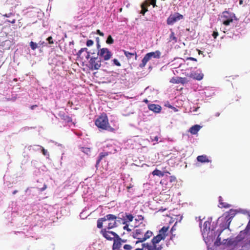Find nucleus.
<instances>
[{"label": "nucleus", "mask_w": 250, "mask_h": 250, "mask_svg": "<svg viewBox=\"0 0 250 250\" xmlns=\"http://www.w3.org/2000/svg\"><path fill=\"white\" fill-rule=\"evenodd\" d=\"M169 227L164 226L159 231V234L154 236L151 240V244L148 243L142 244L143 248L147 250H161L163 248L162 245H159L161 240H164L168 235L167 231Z\"/></svg>", "instance_id": "1"}, {"label": "nucleus", "mask_w": 250, "mask_h": 250, "mask_svg": "<svg viewBox=\"0 0 250 250\" xmlns=\"http://www.w3.org/2000/svg\"><path fill=\"white\" fill-rule=\"evenodd\" d=\"M117 219V217L116 215L111 214H107L104 217L98 219L97 227L99 229H102L103 222L108 221L109 223L106 228L108 229H113L118 226Z\"/></svg>", "instance_id": "2"}, {"label": "nucleus", "mask_w": 250, "mask_h": 250, "mask_svg": "<svg viewBox=\"0 0 250 250\" xmlns=\"http://www.w3.org/2000/svg\"><path fill=\"white\" fill-rule=\"evenodd\" d=\"M95 125L99 128L110 132H114L115 129L110 126L106 115L102 114L95 121Z\"/></svg>", "instance_id": "3"}, {"label": "nucleus", "mask_w": 250, "mask_h": 250, "mask_svg": "<svg viewBox=\"0 0 250 250\" xmlns=\"http://www.w3.org/2000/svg\"><path fill=\"white\" fill-rule=\"evenodd\" d=\"M89 67L91 70H98L101 67V60L98 56L90 58L89 61Z\"/></svg>", "instance_id": "4"}, {"label": "nucleus", "mask_w": 250, "mask_h": 250, "mask_svg": "<svg viewBox=\"0 0 250 250\" xmlns=\"http://www.w3.org/2000/svg\"><path fill=\"white\" fill-rule=\"evenodd\" d=\"M100 233L104 238L109 241L113 240L118 235L116 232L109 230L107 228H102Z\"/></svg>", "instance_id": "5"}, {"label": "nucleus", "mask_w": 250, "mask_h": 250, "mask_svg": "<svg viewBox=\"0 0 250 250\" xmlns=\"http://www.w3.org/2000/svg\"><path fill=\"white\" fill-rule=\"evenodd\" d=\"M184 19V16L179 13H175L171 14L167 20V25H173L174 23L178 21Z\"/></svg>", "instance_id": "6"}, {"label": "nucleus", "mask_w": 250, "mask_h": 250, "mask_svg": "<svg viewBox=\"0 0 250 250\" xmlns=\"http://www.w3.org/2000/svg\"><path fill=\"white\" fill-rule=\"evenodd\" d=\"M232 13L225 11L222 13L221 18L222 19L223 24L226 26L229 25L230 22L233 21V16Z\"/></svg>", "instance_id": "7"}, {"label": "nucleus", "mask_w": 250, "mask_h": 250, "mask_svg": "<svg viewBox=\"0 0 250 250\" xmlns=\"http://www.w3.org/2000/svg\"><path fill=\"white\" fill-rule=\"evenodd\" d=\"M98 55L103 58L104 61H107L111 58L112 53L108 48H103L99 51Z\"/></svg>", "instance_id": "8"}, {"label": "nucleus", "mask_w": 250, "mask_h": 250, "mask_svg": "<svg viewBox=\"0 0 250 250\" xmlns=\"http://www.w3.org/2000/svg\"><path fill=\"white\" fill-rule=\"evenodd\" d=\"M142 227V228L140 227L136 229L133 232L132 236L133 238L137 239L138 240H142L146 230L145 225H143Z\"/></svg>", "instance_id": "9"}, {"label": "nucleus", "mask_w": 250, "mask_h": 250, "mask_svg": "<svg viewBox=\"0 0 250 250\" xmlns=\"http://www.w3.org/2000/svg\"><path fill=\"white\" fill-rule=\"evenodd\" d=\"M77 55L78 57L80 58L81 59H83L84 58L88 60L90 57V54L89 52H88V49L87 48H83L80 50L77 53Z\"/></svg>", "instance_id": "10"}, {"label": "nucleus", "mask_w": 250, "mask_h": 250, "mask_svg": "<svg viewBox=\"0 0 250 250\" xmlns=\"http://www.w3.org/2000/svg\"><path fill=\"white\" fill-rule=\"evenodd\" d=\"M121 241L122 238L119 235L116 236V237L113 240V244L112 245V249L113 250H120V249L122 246Z\"/></svg>", "instance_id": "11"}, {"label": "nucleus", "mask_w": 250, "mask_h": 250, "mask_svg": "<svg viewBox=\"0 0 250 250\" xmlns=\"http://www.w3.org/2000/svg\"><path fill=\"white\" fill-rule=\"evenodd\" d=\"M230 218L231 217L226 216L224 221V223L221 224L220 225V226L222 228V229L219 230L220 234H221L224 229H229V224L231 222V221L230 220Z\"/></svg>", "instance_id": "12"}, {"label": "nucleus", "mask_w": 250, "mask_h": 250, "mask_svg": "<svg viewBox=\"0 0 250 250\" xmlns=\"http://www.w3.org/2000/svg\"><path fill=\"white\" fill-rule=\"evenodd\" d=\"M130 49L132 50V51L131 52H129L127 51L124 50L123 52H124L125 55L128 59H131L132 58V57H133V56H135V59L136 60L137 58V52H136L135 48H130Z\"/></svg>", "instance_id": "13"}, {"label": "nucleus", "mask_w": 250, "mask_h": 250, "mask_svg": "<svg viewBox=\"0 0 250 250\" xmlns=\"http://www.w3.org/2000/svg\"><path fill=\"white\" fill-rule=\"evenodd\" d=\"M148 108L150 110L155 113H160L162 109V107L160 105L153 104H149Z\"/></svg>", "instance_id": "14"}, {"label": "nucleus", "mask_w": 250, "mask_h": 250, "mask_svg": "<svg viewBox=\"0 0 250 250\" xmlns=\"http://www.w3.org/2000/svg\"><path fill=\"white\" fill-rule=\"evenodd\" d=\"M144 234V236L142 238V240H138L136 242V244L142 243L145 241L146 240H147V239L149 238L150 237L152 236L153 233L152 231L150 230H147L146 232L145 231Z\"/></svg>", "instance_id": "15"}, {"label": "nucleus", "mask_w": 250, "mask_h": 250, "mask_svg": "<svg viewBox=\"0 0 250 250\" xmlns=\"http://www.w3.org/2000/svg\"><path fill=\"white\" fill-rule=\"evenodd\" d=\"M201 126L200 125H194L192 126L189 130V132L191 134H196L201 129Z\"/></svg>", "instance_id": "16"}, {"label": "nucleus", "mask_w": 250, "mask_h": 250, "mask_svg": "<svg viewBox=\"0 0 250 250\" xmlns=\"http://www.w3.org/2000/svg\"><path fill=\"white\" fill-rule=\"evenodd\" d=\"M134 216L131 214L125 213V218L123 219V224H125L129 222H131L133 221Z\"/></svg>", "instance_id": "17"}, {"label": "nucleus", "mask_w": 250, "mask_h": 250, "mask_svg": "<svg viewBox=\"0 0 250 250\" xmlns=\"http://www.w3.org/2000/svg\"><path fill=\"white\" fill-rule=\"evenodd\" d=\"M165 173H168L169 174H170V172L167 171L162 172L161 170H160L159 169H155L152 172V174L153 175H154V176L157 175V176H158L159 177H163V176H164V175H165Z\"/></svg>", "instance_id": "18"}, {"label": "nucleus", "mask_w": 250, "mask_h": 250, "mask_svg": "<svg viewBox=\"0 0 250 250\" xmlns=\"http://www.w3.org/2000/svg\"><path fill=\"white\" fill-rule=\"evenodd\" d=\"M197 160L198 162L201 163H208L210 162V160H209L205 155L198 156L197 157Z\"/></svg>", "instance_id": "19"}, {"label": "nucleus", "mask_w": 250, "mask_h": 250, "mask_svg": "<svg viewBox=\"0 0 250 250\" xmlns=\"http://www.w3.org/2000/svg\"><path fill=\"white\" fill-rule=\"evenodd\" d=\"M169 42H172L173 44L177 42V38L173 31H171L169 37Z\"/></svg>", "instance_id": "20"}, {"label": "nucleus", "mask_w": 250, "mask_h": 250, "mask_svg": "<svg viewBox=\"0 0 250 250\" xmlns=\"http://www.w3.org/2000/svg\"><path fill=\"white\" fill-rule=\"evenodd\" d=\"M204 75L203 73H194L191 74V77L193 79L198 81L201 80L203 78Z\"/></svg>", "instance_id": "21"}, {"label": "nucleus", "mask_w": 250, "mask_h": 250, "mask_svg": "<svg viewBox=\"0 0 250 250\" xmlns=\"http://www.w3.org/2000/svg\"><path fill=\"white\" fill-rule=\"evenodd\" d=\"M219 202L221 208H229L230 207L229 204L223 202L222 197L221 196L219 197Z\"/></svg>", "instance_id": "22"}, {"label": "nucleus", "mask_w": 250, "mask_h": 250, "mask_svg": "<svg viewBox=\"0 0 250 250\" xmlns=\"http://www.w3.org/2000/svg\"><path fill=\"white\" fill-rule=\"evenodd\" d=\"M203 231L204 232H208L210 230V222L208 221H206L204 223Z\"/></svg>", "instance_id": "23"}, {"label": "nucleus", "mask_w": 250, "mask_h": 250, "mask_svg": "<svg viewBox=\"0 0 250 250\" xmlns=\"http://www.w3.org/2000/svg\"><path fill=\"white\" fill-rule=\"evenodd\" d=\"M148 54L150 56L151 58H160L161 56V52L157 50L155 52H151L148 53Z\"/></svg>", "instance_id": "24"}, {"label": "nucleus", "mask_w": 250, "mask_h": 250, "mask_svg": "<svg viewBox=\"0 0 250 250\" xmlns=\"http://www.w3.org/2000/svg\"><path fill=\"white\" fill-rule=\"evenodd\" d=\"M108 155L107 152H102L100 154L98 160H97V163L98 164L103 159V158Z\"/></svg>", "instance_id": "25"}, {"label": "nucleus", "mask_w": 250, "mask_h": 250, "mask_svg": "<svg viewBox=\"0 0 250 250\" xmlns=\"http://www.w3.org/2000/svg\"><path fill=\"white\" fill-rule=\"evenodd\" d=\"M63 120L68 123L69 126H71V125H74V123L72 122V120L71 118L69 117H66L65 119H63Z\"/></svg>", "instance_id": "26"}, {"label": "nucleus", "mask_w": 250, "mask_h": 250, "mask_svg": "<svg viewBox=\"0 0 250 250\" xmlns=\"http://www.w3.org/2000/svg\"><path fill=\"white\" fill-rule=\"evenodd\" d=\"M179 77H173L170 80V82L172 83H179Z\"/></svg>", "instance_id": "27"}, {"label": "nucleus", "mask_w": 250, "mask_h": 250, "mask_svg": "<svg viewBox=\"0 0 250 250\" xmlns=\"http://www.w3.org/2000/svg\"><path fill=\"white\" fill-rule=\"evenodd\" d=\"M106 43L109 44L113 43L114 40L111 35H109L108 36L107 40L106 41Z\"/></svg>", "instance_id": "28"}, {"label": "nucleus", "mask_w": 250, "mask_h": 250, "mask_svg": "<svg viewBox=\"0 0 250 250\" xmlns=\"http://www.w3.org/2000/svg\"><path fill=\"white\" fill-rule=\"evenodd\" d=\"M30 46L32 50H35L37 47V44L32 41L30 42Z\"/></svg>", "instance_id": "29"}, {"label": "nucleus", "mask_w": 250, "mask_h": 250, "mask_svg": "<svg viewBox=\"0 0 250 250\" xmlns=\"http://www.w3.org/2000/svg\"><path fill=\"white\" fill-rule=\"evenodd\" d=\"M149 5L150 3L148 0H146L141 4V7L147 8Z\"/></svg>", "instance_id": "30"}, {"label": "nucleus", "mask_w": 250, "mask_h": 250, "mask_svg": "<svg viewBox=\"0 0 250 250\" xmlns=\"http://www.w3.org/2000/svg\"><path fill=\"white\" fill-rule=\"evenodd\" d=\"M147 62H146V60H145V59H144V58L143 59L142 61V62L139 64V66L141 67V68H143L144 67L146 63Z\"/></svg>", "instance_id": "31"}, {"label": "nucleus", "mask_w": 250, "mask_h": 250, "mask_svg": "<svg viewBox=\"0 0 250 250\" xmlns=\"http://www.w3.org/2000/svg\"><path fill=\"white\" fill-rule=\"evenodd\" d=\"M169 182L171 183H176L177 182V179L175 176H171L169 177Z\"/></svg>", "instance_id": "32"}, {"label": "nucleus", "mask_w": 250, "mask_h": 250, "mask_svg": "<svg viewBox=\"0 0 250 250\" xmlns=\"http://www.w3.org/2000/svg\"><path fill=\"white\" fill-rule=\"evenodd\" d=\"M125 226L123 227V229L124 230H126L127 231L130 232L131 231V229L129 228V225L127 223L125 224Z\"/></svg>", "instance_id": "33"}, {"label": "nucleus", "mask_w": 250, "mask_h": 250, "mask_svg": "<svg viewBox=\"0 0 250 250\" xmlns=\"http://www.w3.org/2000/svg\"><path fill=\"white\" fill-rule=\"evenodd\" d=\"M179 80L180 81L179 83H181L182 84L187 82L186 78H185L179 77Z\"/></svg>", "instance_id": "34"}, {"label": "nucleus", "mask_w": 250, "mask_h": 250, "mask_svg": "<svg viewBox=\"0 0 250 250\" xmlns=\"http://www.w3.org/2000/svg\"><path fill=\"white\" fill-rule=\"evenodd\" d=\"M142 10L140 12V13L142 14L143 15H144L145 13L148 11L147 8L141 7Z\"/></svg>", "instance_id": "35"}, {"label": "nucleus", "mask_w": 250, "mask_h": 250, "mask_svg": "<svg viewBox=\"0 0 250 250\" xmlns=\"http://www.w3.org/2000/svg\"><path fill=\"white\" fill-rule=\"evenodd\" d=\"M150 5H152L153 7L157 6L156 5V0H148Z\"/></svg>", "instance_id": "36"}, {"label": "nucleus", "mask_w": 250, "mask_h": 250, "mask_svg": "<svg viewBox=\"0 0 250 250\" xmlns=\"http://www.w3.org/2000/svg\"><path fill=\"white\" fill-rule=\"evenodd\" d=\"M144 220V217L142 215H138L135 218V221H143Z\"/></svg>", "instance_id": "37"}, {"label": "nucleus", "mask_w": 250, "mask_h": 250, "mask_svg": "<svg viewBox=\"0 0 250 250\" xmlns=\"http://www.w3.org/2000/svg\"><path fill=\"white\" fill-rule=\"evenodd\" d=\"M150 56L149 54H148V53L145 55V56L144 57V59H145V60L147 62H148L151 59Z\"/></svg>", "instance_id": "38"}, {"label": "nucleus", "mask_w": 250, "mask_h": 250, "mask_svg": "<svg viewBox=\"0 0 250 250\" xmlns=\"http://www.w3.org/2000/svg\"><path fill=\"white\" fill-rule=\"evenodd\" d=\"M132 248L131 246L128 244H125L124 246V249L126 250H131Z\"/></svg>", "instance_id": "39"}, {"label": "nucleus", "mask_w": 250, "mask_h": 250, "mask_svg": "<svg viewBox=\"0 0 250 250\" xmlns=\"http://www.w3.org/2000/svg\"><path fill=\"white\" fill-rule=\"evenodd\" d=\"M94 43V42L92 40H88L87 42H86V45L87 46H90L91 45H92Z\"/></svg>", "instance_id": "40"}, {"label": "nucleus", "mask_w": 250, "mask_h": 250, "mask_svg": "<svg viewBox=\"0 0 250 250\" xmlns=\"http://www.w3.org/2000/svg\"><path fill=\"white\" fill-rule=\"evenodd\" d=\"M114 63L118 66H120L121 65V63L118 61V60L116 59H114L113 60Z\"/></svg>", "instance_id": "41"}, {"label": "nucleus", "mask_w": 250, "mask_h": 250, "mask_svg": "<svg viewBox=\"0 0 250 250\" xmlns=\"http://www.w3.org/2000/svg\"><path fill=\"white\" fill-rule=\"evenodd\" d=\"M212 36H213V37L214 38V39H216L217 36H218V33L217 31H213L212 34Z\"/></svg>", "instance_id": "42"}, {"label": "nucleus", "mask_w": 250, "mask_h": 250, "mask_svg": "<svg viewBox=\"0 0 250 250\" xmlns=\"http://www.w3.org/2000/svg\"><path fill=\"white\" fill-rule=\"evenodd\" d=\"M82 151L84 152V153H86L87 154H88V152H90V149L88 148H84V147H83L82 148Z\"/></svg>", "instance_id": "43"}, {"label": "nucleus", "mask_w": 250, "mask_h": 250, "mask_svg": "<svg viewBox=\"0 0 250 250\" xmlns=\"http://www.w3.org/2000/svg\"><path fill=\"white\" fill-rule=\"evenodd\" d=\"M16 1H17V0H6V2L9 4H13L15 3Z\"/></svg>", "instance_id": "44"}, {"label": "nucleus", "mask_w": 250, "mask_h": 250, "mask_svg": "<svg viewBox=\"0 0 250 250\" xmlns=\"http://www.w3.org/2000/svg\"><path fill=\"white\" fill-rule=\"evenodd\" d=\"M47 40L48 41L49 43H50V44L53 43V39H52V37H49L47 39Z\"/></svg>", "instance_id": "45"}, {"label": "nucleus", "mask_w": 250, "mask_h": 250, "mask_svg": "<svg viewBox=\"0 0 250 250\" xmlns=\"http://www.w3.org/2000/svg\"><path fill=\"white\" fill-rule=\"evenodd\" d=\"M97 34H99L100 36L103 37L104 36V33L102 32L99 29L97 30Z\"/></svg>", "instance_id": "46"}, {"label": "nucleus", "mask_w": 250, "mask_h": 250, "mask_svg": "<svg viewBox=\"0 0 250 250\" xmlns=\"http://www.w3.org/2000/svg\"><path fill=\"white\" fill-rule=\"evenodd\" d=\"M42 154L44 156H46L47 154V150L45 149L44 148H42Z\"/></svg>", "instance_id": "47"}, {"label": "nucleus", "mask_w": 250, "mask_h": 250, "mask_svg": "<svg viewBox=\"0 0 250 250\" xmlns=\"http://www.w3.org/2000/svg\"><path fill=\"white\" fill-rule=\"evenodd\" d=\"M187 60H191L194 61L195 62H197V59L196 58H193V57H188L187 59Z\"/></svg>", "instance_id": "48"}, {"label": "nucleus", "mask_w": 250, "mask_h": 250, "mask_svg": "<svg viewBox=\"0 0 250 250\" xmlns=\"http://www.w3.org/2000/svg\"><path fill=\"white\" fill-rule=\"evenodd\" d=\"M13 15V14L12 13H9L8 14H6L5 15H4L3 16L6 17H9Z\"/></svg>", "instance_id": "49"}, {"label": "nucleus", "mask_w": 250, "mask_h": 250, "mask_svg": "<svg viewBox=\"0 0 250 250\" xmlns=\"http://www.w3.org/2000/svg\"><path fill=\"white\" fill-rule=\"evenodd\" d=\"M46 188H47L46 185H44L43 187L42 188H41V191H43L45 189H46Z\"/></svg>", "instance_id": "50"}, {"label": "nucleus", "mask_w": 250, "mask_h": 250, "mask_svg": "<svg viewBox=\"0 0 250 250\" xmlns=\"http://www.w3.org/2000/svg\"><path fill=\"white\" fill-rule=\"evenodd\" d=\"M37 106H38V105L36 104L30 106V108H31V109L33 110L34 109H35V107H36Z\"/></svg>", "instance_id": "51"}, {"label": "nucleus", "mask_w": 250, "mask_h": 250, "mask_svg": "<svg viewBox=\"0 0 250 250\" xmlns=\"http://www.w3.org/2000/svg\"><path fill=\"white\" fill-rule=\"evenodd\" d=\"M8 22H11V23H15V22H16V20L15 19H13L12 21H8Z\"/></svg>", "instance_id": "52"}, {"label": "nucleus", "mask_w": 250, "mask_h": 250, "mask_svg": "<svg viewBox=\"0 0 250 250\" xmlns=\"http://www.w3.org/2000/svg\"><path fill=\"white\" fill-rule=\"evenodd\" d=\"M152 141H158V137L157 136H155L153 139H152Z\"/></svg>", "instance_id": "53"}, {"label": "nucleus", "mask_w": 250, "mask_h": 250, "mask_svg": "<svg viewBox=\"0 0 250 250\" xmlns=\"http://www.w3.org/2000/svg\"><path fill=\"white\" fill-rule=\"evenodd\" d=\"M123 219H123V218H120V217H117V221H120V220H122L123 221Z\"/></svg>", "instance_id": "54"}, {"label": "nucleus", "mask_w": 250, "mask_h": 250, "mask_svg": "<svg viewBox=\"0 0 250 250\" xmlns=\"http://www.w3.org/2000/svg\"><path fill=\"white\" fill-rule=\"evenodd\" d=\"M220 234H220V233L219 234V235H218V237H217V240H218V241H219L221 240V238L220 237Z\"/></svg>", "instance_id": "55"}, {"label": "nucleus", "mask_w": 250, "mask_h": 250, "mask_svg": "<svg viewBox=\"0 0 250 250\" xmlns=\"http://www.w3.org/2000/svg\"><path fill=\"white\" fill-rule=\"evenodd\" d=\"M243 3V0H239V4L242 5Z\"/></svg>", "instance_id": "56"}, {"label": "nucleus", "mask_w": 250, "mask_h": 250, "mask_svg": "<svg viewBox=\"0 0 250 250\" xmlns=\"http://www.w3.org/2000/svg\"><path fill=\"white\" fill-rule=\"evenodd\" d=\"M144 102L146 104H147L148 103V101L147 99H144Z\"/></svg>", "instance_id": "57"}, {"label": "nucleus", "mask_w": 250, "mask_h": 250, "mask_svg": "<svg viewBox=\"0 0 250 250\" xmlns=\"http://www.w3.org/2000/svg\"><path fill=\"white\" fill-rule=\"evenodd\" d=\"M126 240H125V239H122L121 243H125V242H126Z\"/></svg>", "instance_id": "58"}, {"label": "nucleus", "mask_w": 250, "mask_h": 250, "mask_svg": "<svg viewBox=\"0 0 250 250\" xmlns=\"http://www.w3.org/2000/svg\"><path fill=\"white\" fill-rule=\"evenodd\" d=\"M18 192V190H15L13 192V194H15L16 193H17Z\"/></svg>", "instance_id": "59"}, {"label": "nucleus", "mask_w": 250, "mask_h": 250, "mask_svg": "<svg viewBox=\"0 0 250 250\" xmlns=\"http://www.w3.org/2000/svg\"><path fill=\"white\" fill-rule=\"evenodd\" d=\"M144 248H143V247L142 246V248H137L135 249V250H143Z\"/></svg>", "instance_id": "60"}, {"label": "nucleus", "mask_w": 250, "mask_h": 250, "mask_svg": "<svg viewBox=\"0 0 250 250\" xmlns=\"http://www.w3.org/2000/svg\"><path fill=\"white\" fill-rule=\"evenodd\" d=\"M201 51L200 50H199V54H201Z\"/></svg>", "instance_id": "61"}, {"label": "nucleus", "mask_w": 250, "mask_h": 250, "mask_svg": "<svg viewBox=\"0 0 250 250\" xmlns=\"http://www.w3.org/2000/svg\"><path fill=\"white\" fill-rule=\"evenodd\" d=\"M72 43V44H73V42H70L69 43H70V45L71 44V43Z\"/></svg>", "instance_id": "62"}, {"label": "nucleus", "mask_w": 250, "mask_h": 250, "mask_svg": "<svg viewBox=\"0 0 250 250\" xmlns=\"http://www.w3.org/2000/svg\"><path fill=\"white\" fill-rule=\"evenodd\" d=\"M14 81H17V79H14Z\"/></svg>", "instance_id": "63"}]
</instances>
